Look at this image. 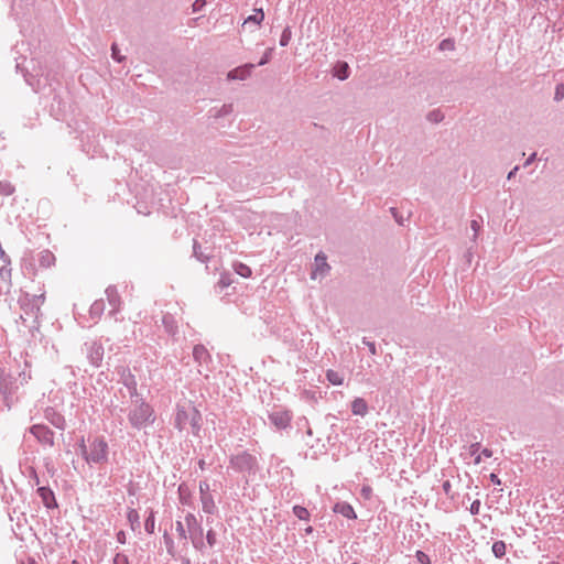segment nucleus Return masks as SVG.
I'll use <instances>...</instances> for the list:
<instances>
[{
    "instance_id": "obj_1",
    "label": "nucleus",
    "mask_w": 564,
    "mask_h": 564,
    "mask_svg": "<svg viewBox=\"0 0 564 564\" xmlns=\"http://www.w3.org/2000/svg\"><path fill=\"white\" fill-rule=\"evenodd\" d=\"M39 293L31 294L26 291H21L18 299V304L23 312L20 319L28 327H35L39 324V318L42 315L41 307L46 300L45 285L42 283L39 285Z\"/></svg>"
},
{
    "instance_id": "obj_2",
    "label": "nucleus",
    "mask_w": 564,
    "mask_h": 564,
    "mask_svg": "<svg viewBox=\"0 0 564 564\" xmlns=\"http://www.w3.org/2000/svg\"><path fill=\"white\" fill-rule=\"evenodd\" d=\"M173 426L180 433L191 430L194 436H199L202 414L191 401L177 402L173 415Z\"/></svg>"
},
{
    "instance_id": "obj_3",
    "label": "nucleus",
    "mask_w": 564,
    "mask_h": 564,
    "mask_svg": "<svg viewBox=\"0 0 564 564\" xmlns=\"http://www.w3.org/2000/svg\"><path fill=\"white\" fill-rule=\"evenodd\" d=\"M84 460L93 466H102L108 463L109 445L104 436L88 437L87 443L82 438L79 444Z\"/></svg>"
},
{
    "instance_id": "obj_4",
    "label": "nucleus",
    "mask_w": 564,
    "mask_h": 564,
    "mask_svg": "<svg viewBox=\"0 0 564 564\" xmlns=\"http://www.w3.org/2000/svg\"><path fill=\"white\" fill-rule=\"evenodd\" d=\"M228 464V468L241 475L247 482L261 470L259 458L247 449L230 455Z\"/></svg>"
},
{
    "instance_id": "obj_5",
    "label": "nucleus",
    "mask_w": 564,
    "mask_h": 564,
    "mask_svg": "<svg viewBox=\"0 0 564 564\" xmlns=\"http://www.w3.org/2000/svg\"><path fill=\"white\" fill-rule=\"evenodd\" d=\"M56 258L48 249L25 252L21 260V270L29 278L34 280L39 269H50L55 265Z\"/></svg>"
},
{
    "instance_id": "obj_6",
    "label": "nucleus",
    "mask_w": 564,
    "mask_h": 564,
    "mask_svg": "<svg viewBox=\"0 0 564 564\" xmlns=\"http://www.w3.org/2000/svg\"><path fill=\"white\" fill-rule=\"evenodd\" d=\"M155 412L153 406L143 399H139L128 413V421L135 430H142L155 422Z\"/></svg>"
},
{
    "instance_id": "obj_7",
    "label": "nucleus",
    "mask_w": 564,
    "mask_h": 564,
    "mask_svg": "<svg viewBox=\"0 0 564 564\" xmlns=\"http://www.w3.org/2000/svg\"><path fill=\"white\" fill-rule=\"evenodd\" d=\"M184 521L193 547L198 552H204L206 543L204 541V530L200 521L192 512L185 514Z\"/></svg>"
},
{
    "instance_id": "obj_8",
    "label": "nucleus",
    "mask_w": 564,
    "mask_h": 564,
    "mask_svg": "<svg viewBox=\"0 0 564 564\" xmlns=\"http://www.w3.org/2000/svg\"><path fill=\"white\" fill-rule=\"evenodd\" d=\"M12 289V267L11 259L6 251L0 248V294H8Z\"/></svg>"
},
{
    "instance_id": "obj_9",
    "label": "nucleus",
    "mask_w": 564,
    "mask_h": 564,
    "mask_svg": "<svg viewBox=\"0 0 564 564\" xmlns=\"http://www.w3.org/2000/svg\"><path fill=\"white\" fill-rule=\"evenodd\" d=\"M193 358L197 364L198 372L204 375L205 378H208V372L212 371L210 365L213 360L207 348L202 344L195 345L193 348Z\"/></svg>"
},
{
    "instance_id": "obj_10",
    "label": "nucleus",
    "mask_w": 564,
    "mask_h": 564,
    "mask_svg": "<svg viewBox=\"0 0 564 564\" xmlns=\"http://www.w3.org/2000/svg\"><path fill=\"white\" fill-rule=\"evenodd\" d=\"M29 432L43 447H54L55 434L47 425L40 423L33 424L30 426Z\"/></svg>"
},
{
    "instance_id": "obj_11",
    "label": "nucleus",
    "mask_w": 564,
    "mask_h": 564,
    "mask_svg": "<svg viewBox=\"0 0 564 564\" xmlns=\"http://www.w3.org/2000/svg\"><path fill=\"white\" fill-rule=\"evenodd\" d=\"M86 356L91 366L99 368L104 360L105 348L99 340L85 343Z\"/></svg>"
},
{
    "instance_id": "obj_12",
    "label": "nucleus",
    "mask_w": 564,
    "mask_h": 564,
    "mask_svg": "<svg viewBox=\"0 0 564 564\" xmlns=\"http://www.w3.org/2000/svg\"><path fill=\"white\" fill-rule=\"evenodd\" d=\"M269 420L279 430L290 426L292 421V412L285 409H275L269 413Z\"/></svg>"
},
{
    "instance_id": "obj_13",
    "label": "nucleus",
    "mask_w": 564,
    "mask_h": 564,
    "mask_svg": "<svg viewBox=\"0 0 564 564\" xmlns=\"http://www.w3.org/2000/svg\"><path fill=\"white\" fill-rule=\"evenodd\" d=\"M330 271V265L327 263V257L324 252H318L314 259V268L311 272V279L326 276Z\"/></svg>"
},
{
    "instance_id": "obj_14",
    "label": "nucleus",
    "mask_w": 564,
    "mask_h": 564,
    "mask_svg": "<svg viewBox=\"0 0 564 564\" xmlns=\"http://www.w3.org/2000/svg\"><path fill=\"white\" fill-rule=\"evenodd\" d=\"M118 373L120 375V382L128 389L129 395L131 398L138 397V382L130 369L128 367H121Z\"/></svg>"
},
{
    "instance_id": "obj_15",
    "label": "nucleus",
    "mask_w": 564,
    "mask_h": 564,
    "mask_svg": "<svg viewBox=\"0 0 564 564\" xmlns=\"http://www.w3.org/2000/svg\"><path fill=\"white\" fill-rule=\"evenodd\" d=\"M44 419L57 430L66 429V420L64 415L53 406H46L43 412Z\"/></svg>"
},
{
    "instance_id": "obj_16",
    "label": "nucleus",
    "mask_w": 564,
    "mask_h": 564,
    "mask_svg": "<svg viewBox=\"0 0 564 564\" xmlns=\"http://www.w3.org/2000/svg\"><path fill=\"white\" fill-rule=\"evenodd\" d=\"M36 492L46 509H55L58 507L55 495L50 487L39 486Z\"/></svg>"
},
{
    "instance_id": "obj_17",
    "label": "nucleus",
    "mask_w": 564,
    "mask_h": 564,
    "mask_svg": "<svg viewBox=\"0 0 564 564\" xmlns=\"http://www.w3.org/2000/svg\"><path fill=\"white\" fill-rule=\"evenodd\" d=\"M254 67H256V65L252 63H247L245 65L238 66L228 73L227 78L230 80H236V79L245 80L248 77H250Z\"/></svg>"
},
{
    "instance_id": "obj_18",
    "label": "nucleus",
    "mask_w": 564,
    "mask_h": 564,
    "mask_svg": "<svg viewBox=\"0 0 564 564\" xmlns=\"http://www.w3.org/2000/svg\"><path fill=\"white\" fill-rule=\"evenodd\" d=\"M18 390V386L11 376L4 369H0V392L4 395H11Z\"/></svg>"
},
{
    "instance_id": "obj_19",
    "label": "nucleus",
    "mask_w": 564,
    "mask_h": 564,
    "mask_svg": "<svg viewBox=\"0 0 564 564\" xmlns=\"http://www.w3.org/2000/svg\"><path fill=\"white\" fill-rule=\"evenodd\" d=\"M107 301L111 307L110 314H116L120 310L121 299L117 291V288L113 285H109L106 291Z\"/></svg>"
},
{
    "instance_id": "obj_20",
    "label": "nucleus",
    "mask_w": 564,
    "mask_h": 564,
    "mask_svg": "<svg viewBox=\"0 0 564 564\" xmlns=\"http://www.w3.org/2000/svg\"><path fill=\"white\" fill-rule=\"evenodd\" d=\"M178 501L183 506L193 505V494L186 482H181L177 487Z\"/></svg>"
},
{
    "instance_id": "obj_21",
    "label": "nucleus",
    "mask_w": 564,
    "mask_h": 564,
    "mask_svg": "<svg viewBox=\"0 0 564 564\" xmlns=\"http://www.w3.org/2000/svg\"><path fill=\"white\" fill-rule=\"evenodd\" d=\"M333 510L335 513H339L347 519H350V520L357 519L355 509L352 508V506L350 503H348L346 501H340V502L335 503Z\"/></svg>"
},
{
    "instance_id": "obj_22",
    "label": "nucleus",
    "mask_w": 564,
    "mask_h": 564,
    "mask_svg": "<svg viewBox=\"0 0 564 564\" xmlns=\"http://www.w3.org/2000/svg\"><path fill=\"white\" fill-rule=\"evenodd\" d=\"M368 404L362 398H355L351 402V412L355 415L365 416L368 413Z\"/></svg>"
},
{
    "instance_id": "obj_23",
    "label": "nucleus",
    "mask_w": 564,
    "mask_h": 564,
    "mask_svg": "<svg viewBox=\"0 0 564 564\" xmlns=\"http://www.w3.org/2000/svg\"><path fill=\"white\" fill-rule=\"evenodd\" d=\"M202 509L207 514H214L217 511V506L215 503L213 495L202 496L199 497Z\"/></svg>"
},
{
    "instance_id": "obj_24",
    "label": "nucleus",
    "mask_w": 564,
    "mask_h": 564,
    "mask_svg": "<svg viewBox=\"0 0 564 564\" xmlns=\"http://www.w3.org/2000/svg\"><path fill=\"white\" fill-rule=\"evenodd\" d=\"M105 312V301L102 299L96 300L89 308L90 318L98 321Z\"/></svg>"
},
{
    "instance_id": "obj_25",
    "label": "nucleus",
    "mask_w": 564,
    "mask_h": 564,
    "mask_svg": "<svg viewBox=\"0 0 564 564\" xmlns=\"http://www.w3.org/2000/svg\"><path fill=\"white\" fill-rule=\"evenodd\" d=\"M326 379L333 386H341L344 383V376L340 372L333 369H328L326 371Z\"/></svg>"
},
{
    "instance_id": "obj_26",
    "label": "nucleus",
    "mask_w": 564,
    "mask_h": 564,
    "mask_svg": "<svg viewBox=\"0 0 564 564\" xmlns=\"http://www.w3.org/2000/svg\"><path fill=\"white\" fill-rule=\"evenodd\" d=\"M479 448H480V443L479 442H476V443H473L470 444L469 446L465 447V449L467 451V454L469 456H474V464L475 465H478L481 463V455H479Z\"/></svg>"
},
{
    "instance_id": "obj_27",
    "label": "nucleus",
    "mask_w": 564,
    "mask_h": 564,
    "mask_svg": "<svg viewBox=\"0 0 564 564\" xmlns=\"http://www.w3.org/2000/svg\"><path fill=\"white\" fill-rule=\"evenodd\" d=\"M193 256L203 263L209 260V257L203 252L202 246L196 239L193 241Z\"/></svg>"
},
{
    "instance_id": "obj_28",
    "label": "nucleus",
    "mask_w": 564,
    "mask_h": 564,
    "mask_svg": "<svg viewBox=\"0 0 564 564\" xmlns=\"http://www.w3.org/2000/svg\"><path fill=\"white\" fill-rule=\"evenodd\" d=\"M234 270L237 274H239L242 278H250L252 274L251 268L242 262L235 263Z\"/></svg>"
},
{
    "instance_id": "obj_29",
    "label": "nucleus",
    "mask_w": 564,
    "mask_h": 564,
    "mask_svg": "<svg viewBox=\"0 0 564 564\" xmlns=\"http://www.w3.org/2000/svg\"><path fill=\"white\" fill-rule=\"evenodd\" d=\"M26 477L29 479V484L34 487V486H41V481H40V477L37 475V471L36 469L33 467V466H29L26 468Z\"/></svg>"
},
{
    "instance_id": "obj_30",
    "label": "nucleus",
    "mask_w": 564,
    "mask_h": 564,
    "mask_svg": "<svg viewBox=\"0 0 564 564\" xmlns=\"http://www.w3.org/2000/svg\"><path fill=\"white\" fill-rule=\"evenodd\" d=\"M263 20H264V12H263V10L262 9H254V14L249 15L245 20V24L252 22V23H254L257 25H260Z\"/></svg>"
},
{
    "instance_id": "obj_31",
    "label": "nucleus",
    "mask_w": 564,
    "mask_h": 564,
    "mask_svg": "<svg viewBox=\"0 0 564 564\" xmlns=\"http://www.w3.org/2000/svg\"><path fill=\"white\" fill-rule=\"evenodd\" d=\"M15 192L14 185L9 181H0V196H10Z\"/></svg>"
},
{
    "instance_id": "obj_32",
    "label": "nucleus",
    "mask_w": 564,
    "mask_h": 564,
    "mask_svg": "<svg viewBox=\"0 0 564 564\" xmlns=\"http://www.w3.org/2000/svg\"><path fill=\"white\" fill-rule=\"evenodd\" d=\"M293 513L296 518L304 521H308L311 517L308 510L305 507L299 505L293 507Z\"/></svg>"
},
{
    "instance_id": "obj_33",
    "label": "nucleus",
    "mask_w": 564,
    "mask_h": 564,
    "mask_svg": "<svg viewBox=\"0 0 564 564\" xmlns=\"http://www.w3.org/2000/svg\"><path fill=\"white\" fill-rule=\"evenodd\" d=\"M492 553L498 558L503 557L506 555V543L501 540L494 542Z\"/></svg>"
},
{
    "instance_id": "obj_34",
    "label": "nucleus",
    "mask_w": 564,
    "mask_h": 564,
    "mask_svg": "<svg viewBox=\"0 0 564 564\" xmlns=\"http://www.w3.org/2000/svg\"><path fill=\"white\" fill-rule=\"evenodd\" d=\"M215 111L213 117L220 118L230 115L234 111V107L231 104H225L219 109H213Z\"/></svg>"
},
{
    "instance_id": "obj_35",
    "label": "nucleus",
    "mask_w": 564,
    "mask_h": 564,
    "mask_svg": "<svg viewBox=\"0 0 564 564\" xmlns=\"http://www.w3.org/2000/svg\"><path fill=\"white\" fill-rule=\"evenodd\" d=\"M144 529L149 534L154 533L155 516L153 510H150L149 517L145 519Z\"/></svg>"
},
{
    "instance_id": "obj_36",
    "label": "nucleus",
    "mask_w": 564,
    "mask_h": 564,
    "mask_svg": "<svg viewBox=\"0 0 564 564\" xmlns=\"http://www.w3.org/2000/svg\"><path fill=\"white\" fill-rule=\"evenodd\" d=\"M335 76L337 78H339L340 80H344V79L348 78V76H349V66H348V64L345 63V62L340 63L338 65L337 70L335 72Z\"/></svg>"
},
{
    "instance_id": "obj_37",
    "label": "nucleus",
    "mask_w": 564,
    "mask_h": 564,
    "mask_svg": "<svg viewBox=\"0 0 564 564\" xmlns=\"http://www.w3.org/2000/svg\"><path fill=\"white\" fill-rule=\"evenodd\" d=\"M292 39V30L290 26H285L280 36V45L288 46Z\"/></svg>"
},
{
    "instance_id": "obj_38",
    "label": "nucleus",
    "mask_w": 564,
    "mask_h": 564,
    "mask_svg": "<svg viewBox=\"0 0 564 564\" xmlns=\"http://www.w3.org/2000/svg\"><path fill=\"white\" fill-rule=\"evenodd\" d=\"M443 119H444V115L438 109L432 110L427 115V120L433 122V123H438V122L443 121Z\"/></svg>"
},
{
    "instance_id": "obj_39",
    "label": "nucleus",
    "mask_w": 564,
    "mask_h": 564,
    "mask_svg": "<svg viewBox=\"0 0 564 564\" xmlns=\"http://www.w3.org/2000/svg\"><path fill=\"white\" fill-rule=\"evenodd\" d=\"M176 532L181 540L187 541L189 539L187 529H185V524L181 521H176Z\"/></svg>"
},
{
    "instance_id": "obj_40",
    "label": "nucleus",
    "mask_w": 564,
    "mask_h": 564,
    "mask_svg": "<svg viewBox=\"0 0 564 564\" xmlns=\"http://www.w3.org/2000/svg\"><path fill=\"white\" fill-rule=\"evenodd\" d=\"M111 57L118 63H121L126 59V56L120 53V50L116 43L111 45Z\"/></svg>"
},
{
    "instance_id": "obj_41",
    "label": "nucleus",
    "mask_w": 564,
    "mask_h": 564,
    "mask_svg": "<svg viewBox=\"0 0 564 564\" xmlns=\"http://www.w3.org/2000/svg\"><path fill=\"white\" fill-rule=\"evenodd\" d=\"M415 558L420 564H432L430 556L421 550L415 552Z\"/></svg>"
},
{
    "instance_id": "obj_42",
    "label": "nucleus",
    "mask_w": 564,
    "mask_h": 564,
    "mask_svg": "<svg viewBox=\"0 0 564 564\" xmlns=\"http://www.w3.org/2000/svg\"><path fill=\"white\" fill-rule=\"evenodd\" d=\"M273 51L274 48L273 47H269L265 50V52L263 53L261 59L259 61L258 65L259 66H263L265 65L267 63L270 62V59L272 58V54H273Z\"/></svg>"
},
{
    "instance_id": "obj_43",
    "label": "nucleus",
    "mask_w": 564,
    "mask_h": 564,
    "mask_svg": "<svg viewBox=\"0 0 564 564\" xmlns=\"http://www.w3.org/2000/svg\"><path fill=\"white\" fill-rule=\"evenodd\" d=\"M372 495H373V491H372L371 486H369V485H362L361 486V488H360V496L364 499L370 500L372 498Z\"/></svg>"
},
{
    "instance_id": "obj_44",
    "label": "nucleus",
    "mask_w": 564,
    "mask_h": 564,
    "mask_svg": "<svg viewBox=\"0 0 564 564\" xmlns=\"http://www.w3.org/2000/svg\"><path fill=\"white\" fill-rule=\"evenodd\" d=\"M206 543L210 547L217 543V533L213 529H209L206 533Z\"/></svg>"
},
{
    "instance_id": "obj_45",
    "label": "nucleus",
    "mask_w": 564,
    "mask_h": 564,
    "mask_svg": "<svg viewBox=\"0 0 564 564\" xmlns=\"http://www.w3.org/2000/svg\"><path fill=\"white\" fill-rule=\"evenodd\" d=\"M198 488H199V497H202V496H207V495H212V492H210V486H209V484H208V481H207V480H202V481H199V486H198Z\"/></svg>"
},
{
    "instance_id": "obj_46",
    "label": "nucleus",
    "mask_w": 564,
    "mask_h": 564,
    "mask_svg": "<svg viewBox=\"0 0 564 564\" xmlns=\"http://www.w3.org/2000/svg\"><path fill=\"white\" fill-rule=\"evenodd\" d=\"M438 48H440L441 51H446V50L452 51V50H454V48H455V43H454V41H453V40H451V39H445V40H443V41L440 43Z\"/></svg>"
},
{
    "instance_id": "obj_47",
    "label": "nucleus",
    "mask_w": 564,
    "mask_h": 564,
    "mask_svg": "<svg viewBox=\"0 0 564 564\" xmlns=\"http://www.w3.org/2000/svg\"><path fill=\"white\" fill-rule=\"evenodd\" d=\"M563 99H564V84L561 83V84H557L555 87L554 100L561 101Z\"/></svg>"
},
{
    "instance_id": "obj_48",
    "label": "nucleus",
    "mask_w": 564,
    "mask_h": 564,
    "mask_svg": "<svg viewBox=\"0 0 564 564\" xmlns=\"http://www.w3.org/2000/svg\"><path fill=\"white\" fill-rule=\"evenodd\" d=\"M127 518L131 524L139 522V513L135 509H130L128 511Z\"/></svg>"
},
{
    "instance_id": "obj_49",
    "label": "nucleus",
    "mask_w": 564,
    "mask_h": 564,
    "mask_svg": "<svg viewBox=\"0 0 564 564\" xmlns=\"http://www.w3.org/2000/svg\"><path fill=\"white\" fill-rule=\"evenodd\" d=\"M113 564H129L128 556L123 553H117L113 557Z\"/></svg>"
},
{
    "instance_id": "obj_50",
    "label": "nucleus",
    "mask_w": 564,
    "mask_h": 564,
    "mask_svg": "<svg viewBox=\"0 0 564 564\" xmlns=\"http://www.w3.org/2000/svg\"><path fill=\"white\" fill-rule=\"evenodd\" d=\"M480 506H481V502L479 499H476L471 502L470 505V508H469V511L473 516H476L479 513L480 511Z\"/></svg>"
},
{
    "instance_id": "obj_51",
    "label": "nucleus",
    "mask_w": 564,
    "mask_h": 564,
    "mask_svg": "<svg viewBox=\"0 0 564 564\" xmlns=\"http://www.w3.org/2000/svg\"><path fill=\"white\" fill-rule=\"evenodd\" d=\"M442 488H443V491L444 494L449 497V498H453V490H452V484L449 480H445L443 484H442Z\"/></svg>"
},
{
    "instance_id": "obj_52",
    "label": "nucleus",
    "mask_w": 564,
    "mask_h": 564,
    "mask_svg": "<svg viewBox=\"0 0 564 564\" xmlns=\"http://www.w3.org/2000/svg\"><path fill=\"white\" fill-rule=\"evenodd\" d=\"M164 542H165V545H166V549H167V552L170 554H173V550H174V542L173 540L167 535V533L164 534Z\"/></svg>"
},
{
    "instance_id": "obj_53",
    "label": "nucleus",
    "mask_w": 564,
    "mask_h": 564,
    "mask_svg": "<svg viewBox=\"0 0 564 564\" xmlns=\"http://www.w3.org/2000/svg\"><path fill=\"white\" fill-rule=\"evenodd\" d=\"M206 6V0H195L193 3V12H199Z\"/></svg>"
},
{
    "instance_id": "obj_54",
    "label": "nucleus",
    "mask_w": 564,
    "mask_h": 564,
    "mask_svg": "<svg viewBox=\"0 0 564 564\" xmlns=\"http://www.w3.org/2000/svg\"><path fill=\"white\" fill-rule=\"evenodd\" d=\"M116 539L117 541L120 543V544H124L127 542V535H126V532L120 530L119 532H117L116 534Z\"/></svg>"
},
{
    "instance_id": "obj_55",
    "label": "nucleus",
    "mask_w": 564,
    "mask_h": 564,
    "mask_svg": "<svg viewBox=\"0 0 564 564\" xmlns=\"http://www.w3.org/2000/svg\"><path fill=\"white\" fill-rule=\"evenodd\" d=\"M19 377L21 378V384L28 383L31 379V372L22 371L19 373Z\"/></svg>"
},
{
    "instance_id": "obj_56",
    "label": "nucleus",
    "mask_w": 564,
    "mask_h": 564,
    "mask_svg": "<svg viewBox=\"0 0 564 564\" xmlns=\"http://www.w3.org/2000/svg\"><path fill=\"white\" fill-rule=\"evenodd\" d=\"M536 159V153L533 152L529 155V158L525 160V162L523 163V167H528L530 164H532Z\"/></svg>"
},
{
    "instance_id": "obj_57",
    "label": "nucleus",
    "mask_w": 564,
    "mask_h": 564,
    "mask_svg": "<svg viewBox=\"0 0 564 564\" xmlns=\"http://www.w3.org/2000/svg\"><path fill=\"white\" fill-rule=\"evenodd\" d=\"M362 341H364V344H365V345H367V346H368L369 351H370L372 355H375V354L377 352V351H376V345H375V343H372V341H368L366 338H364V340H362Z\"/></svg>"
},
{
    "instance_id": "obj_58",
    "label": "nucleus",
    "mask_w": 564,
    "mask_h": 564,
    "mask_svg": "<svg viewBox=\"0 0 564 564\" xmlns=\"http://www.w3.org/2000/svg\"><path fill=\"white\" fill-rule=\"evenodd\" d=\"M470 227H471V229L474 230V232H475V237H476V236H477V234H478V231H479V229H480V225H479V223H478L477 220H471V223H470Z\"/></svg>"
},
{
    "instance_id": "obj_59",
    "label": "nucleus",
    "mask_w": 564,
    "mask_h": 564,
    "mask_svg": "<svg viewBox=\"0 0 564 564\" xmlns=\"http://www.w3.org/2000/svg\"><path fill=\"white\" fill-rule=\"evenodd\" d=\"M481 457L490 458L492 456V451L489 448H484L481 453L479 454Z\"/></svg>"
},
{
    "instance_id": "obj_60",
    "label": "nucleus",
    "mask_w": 564,
    "mask_h": 564,
    "mask_svg": "<svg viewBox=\"0 0 564 564\" xmlns=\"http://www.w3.org/2000/svg\"><path fill=\"white\" fill-rule=\"evenodd\" d=\"M490 481L495 485H500L501 484V480L500 478L496 475V474H490Z\"/></svg>"
},
{
    "instance_id": "obj_61",
    "label": "nucleus",
    "mask_w": 564,
    "mask_h": 564,
    "mask_svg": "<svg viewBox=\"0 0 564 564\" xmlns=\"http://www.w3.org/2000/svg\"><path fill=\"white\" fill-rule=\"evenodd\" d=\"M519 171V166H514L509 173H508V180H511L516 176L517 172Z\"/></svg>"
},
{
    "instance_id": "obj_62",
    "label": "nucleus",
    "mask_w": 564,
    "mask_h": 564,
    "mask_svg": "<svg viewBox=\"0 0 564 564\" xmlns=\"http://www.w3.org/2000/svg\"><path fill=\"white\" fill-rule=\"evenodd\" d=\"M22 564H39V562L34 557L29 556Z\"/></svg>"
},
{
    "instance_id": "obj_63",
    "label": "nucleus",
    "mask_w": 564,
    "mask_h": 564,
    "mask_svg": "<svg viewBox=\"0 0 564 564\" xmlns=\"http://www.w3.org/2000/svg\"><path fill=\"white\" fill-rule=\"evenodd\" d=\"M198 467H199V469L204 470L206 468V462L204 459H199Z\"/></svg>"
},
{
    "instance_id": "obj_64",
    "label": "nucleus",
    "mask_w": 564,
    "mask_h": 564,
    "mask_svg": "<svg viewBox=\"0 0 564 564\" xmlns=\"http://www.w3.org/2000/svg\"><path fill=\"white\" fill-rule=\"evenodd\" d=\"M70 564H80L77 560H73Z\"/></svg>"
}]
</instances>
